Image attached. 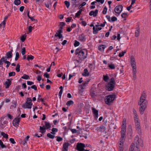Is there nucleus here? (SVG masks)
Wrapping results in <instances>:
<instances>
[{
	"label": "nucleus",
	"instance_id": "1",
	"mask_svg": "<svg viewBox=\"0 0 151 151\" xmlns=\"http://www.w3.org/2000/svg\"><path fill=\"white\" fill-rule=\"evenodd\" d=\"M146 95L144 92L142 93L139 101L138 104L140 106L139 111L141 114H142L147 107V101L146 100Z\"/></svg>",
	"mask_w": 151,
	"mask_h": 151
},
{
	"label": "nucleus",
	"instance_id": "2",
	"mask_svg": "<svg viewBox=\"0 0 151 151\" xmlns=\"http://www.w3.org/2000/svg\"><path fill=\"white\" fill-rule=\"evenodd\" d=\"M87 52L86 49H81L80 48L77 49L75 53L76 55H78V57L80 60H82L86 58Z\"/></svg>",
	"mask_w": 151,
	"mask_h": 151
},
{
	"label": "nucleus",
	"instance_id": "3",
	"mask_svg": "<svg viewBox=\"0 0 151 151\" xmlns=\"http://www.w3.org/2000/svg\"><path fill=\"white\" fill-rule=\"evenodd\" d=\"M116 84V82L113 77L111 78L110 79V81L106 85L105 88L109 91H112Z\"/></svg>",
	"mask_w": 151,
	"mask_h": 151
},
{
	"label": "nucleus",
	"instance_id": "4",
	"mask_svg": "<svg viewBox=\"0 0 151 151\" xmlns=\"http://www.w3.org/2000/svg\"><path fill=\"white\" fill-rule=\"evenodd\" d=\"M134 143L135 144V146L134 149L135 147L137 149V150L136 151L135 150L134 151H140L139 150V146L140 145L142 147L143 146V143L142 140L139 139V137L137 136H136L135 137Z\"/></svg>",
	"mask_w": 151,
	"mask_h": 151
},
{
	"label": "nucleus",
	"instance_id": "5",
	"mask_svg": "<svg viewBox=\"0 0 151 151\" xmlns=\"http://www.w3.org/2000/svg\"><path fill=\"white\" fill-rule=\"evenodd\" d=\"M32 100L30 98H27L26 102L22 105V107L24 109H30L32 108Z\"/></svg>",
	"mask_w": 151,
	"mask_h": 151
},
{
	"label": "nucleus",
	"instance_id": "6",
	"mask_svg": "<svg viewBox=\"0 0 151 151\" xmlns=\"http://www.w3.org/2000/svg\"><path fill=\"white\" fill-rule=\"evenodd\" d=\"M116 98V95H109L105 97V101L106 103L107 104H109L112 102Z\"/></svg>",
	"mask_w": 151,
	"mask_h": 151
},
{
	"label": "nucleus",
	"instance_id": "7",
	"mask_svg": "<svg viewBox=\"0 0 151 151\" xmlns=\"http://www.w3.org/2000/svg\"><path fill=\"white\" fill-rule=\"evenodd\" d=\"M123 6L122 5L116 6L114 9V11L116 13L115 15L118 16L122 10Z\"/></svg>",
	"mask_w": 151,
	"mask_h": 151
},
{
	"label": "nucleus",
	"instance_id": "8",
	"mask_svg": "<svg viewBox=\"0 0 151 151\" xmlns=\"http://www.w3.org/2000/svg\"><path fill=\"white\" fill-rule=\"evenodd\" d=\"M6 57H3L2 58L0 59V64L2 65L3 64V62L7 64L6 67L7 68H8L11 64V63L9 61L7 60Z\"/></svg>",
	"mask_w": 151,
	"mask_h": 151
},
{
	"label": "nucleus",
	"instance_id": "9",
	"mask_svg": "<svg viewBox=\"0 0 151 151\" xmlns=\"http://www.w3.org/2000/svg\"><path fill=\"white\" fill-rule=\"evenodd\" d=\"M84 147H85V144L81 143H77L76 145L77 150L78 151H83L84 150Z\"/></svg>",
	"mask_w": 151,
	"mask_h": 151
},
{
	"label": "nucleus",
	"instance_id": "10",
	"mask_svg": "<svg viewBox=\"0 0 151 151\" xmlns=\"http://www.w3.org/2000/svg\"><path fill=\"white\" fill-rule=\"evenodd\" d=\"M134 122L136 130L138 131L139 134H140L141 133V129L140 123L139 121Z\"/></svg>",
	"mask_w": 151,
	"mask_h": 151
},
{
	"label": "nucleus",
	"instance_id": "11",
	"mask_svg": "<svg viewBox=\"0 0 151 151\" xmlns=\"http://www.w3.org/2000/svg\"><path fill=\"white\" fill-rule=\"evenodd\" d=\"M91 109L92 112L94 115V118L95 119H96L98 117V111L93 107H92Z\"/></svg>",
	"mask_w": 151,
	"mask_h": 151
},
{
	"label": "nucleus",
	"instance_id": "12",
	"mask_svg": "<svg viewBox=\"0 0 151 151\" xmlns=\"http://www.w3.org/2000/svg\"><path fill=\"white\" fill-rule=\"evenodd\" d=\"M19 121V118H17L14 119L12 121L13 126L15 127L18 126Z\"/></svg>",
	"mask_w": 151,
	"mask_h": 151
},
{
	"label": "nucleus",
	"instance_id": "13",
	"mask_svg": "<svg viewBox=\"0 0 151 151\" xmlns=\"http://www.w3.org/2000/svg\"><path fill=\"white\" fill-rule=\"evenodd\" d=\"M130 63L132 67L136 66V62L134 57L132 55L130 57Z\"/></svg>",
	"mask_w": 151,
	"mask_h": 151
},
{
	"label": "nucleus",
	"instance_id": "14",
	"mask_svg": "<svg viewBox=\"0 0 151 151\" xmlns=\"http://www.w3.org/2000/svg\"><path fill=\"white\" fill-rule=\"evenodd\" d=\"M98 12V9H96L94 11H91L89 13V15L90 16H93V17H95L97 16V14Z\"/></svg>",
	"mask_w": 151,
	"mask_h": 151
},
{
	"label": "nucleus",
	"instance_id": "15",
	"mask_svg": "<svg viewBox=\"0 0 151 151\" xmlns=\"http://www.w3.org/2000/svg\"><path fill=\"white\" fill-rule=\"evenodd\" d=\"M126 130L122 129L121 131V137L120 139H125L126 135Z\"/></svg>",
	"mask_w": 151,
	"mask_h": 151
},
{
	"label": "nucleus",
	"instance_id": "16",
	"mask_svg": "<svg viewBox=\"0 0 151 151\" xmlns=\"http://www.w3.org/2000/svg\"><path fill=\"white\" fill-rule=\"evenodd\" d=\"M69 143L68 142L65 143L63 145V151H68Z\"/></svg>",
	"mask_w": 151,
	"mask_h": 151
},
{
	"label": "nucleus",
	"instance_id": "17",
	"mask_svg": "<svg viewBox=\"0 0 151 151\" xmlns=\"http://www.w3.org/2000/svg\"><path fill=\"white\" fill-rule=\"evenodd\" d=\"M52 2H51L50 0L48 1L45 4V6L49 9H50V7L52 5Z\"/></svg>",
	"mask_w": 151,
	"mask_h": 151
},
{
	"label": "nucleus",
	"instance_id": "18",
	"mask_svg": "<svg viewBox=\"0 0 151 151\" xmlns=\"http://www.w3.org/2000/svg\"><path fill=\"white\" fill-rule=\"evenodd\" d=\"M79 40L81 41L84 42L86 41L85 36L84 34H82L79 36Z\"/></svg>",
	"mask_w": 151,
	"mask_h": 151
},
{
	"label": "nucleus",
	"instance_id": "19",
	"mask_svg": "<svg viewBox=\"0 0 151 151\" xmlns=\"http://www.w3.org/2000/svg\"><path fill=\"white\" fill-rule=\"evenodd\" d=\"M122 129L126 130V120L124 119H123L122 122Z\"/></svg>",
	"mask_w": 151,
	"mask_h": 151
},
{
	"label": "nucleus",
	"instance_id": "20",
	"mask_svg": "<svg viewBox=\"0 0 151 151\" xmlns=\"http://www.w3.org/2000/svg\"><path fill=\"white\" fill-rule=\"evenodd\" d=\"M97 130L98 131L104 132L106 130V128L104 126H101L99 127H97Z\"/></svg>",
	"mask_w": 151,
	"mask_h": 151
},
{
	"label": "nucleus",
	"instance_id": "21",
	"mask_svg": "<svg viewBox=\"0 0 151 151\" xmlns=\"http://www.w3.org/2000/svg\"><path fill=\"white\" fill-rule=\"evenodd\" d=\"M72 6H74V7L76 8L79 4V2L77 0H72Z\"/></svg>",
	"mask_w": 151,
	"mask_h": 151
},
{
	"label": "nucleus",
	"instance_id": "22",
	"mask_svg": "<svg viewBox=\"0 0 151 151\" xmlns=\"http://www.w3.org/2000/svg\"><path fill=\"white\" fill-rule=\"evenodd\" d=\"M11 81L10 79H7V81L5 82V85H6V88H9L11 85Z\"/></svg>",
	"mask_w": 151,
	"mask_h": 151
},
{
	"label": "nucleus",
	"instance_id": "23",
	"mask_svg": "<svg viewBox=\"0 0 151 151\" xmlns=\"http://www.w3.org/2000/svg\"><path fill=\"white\" fill-rule=\"evenodd\" d=\"M106 47L105 45H100L98 47V50L100 51H103Z\"/></svg>",
	"mask_w": 151,
	"mask_h": 151
},
{
	"label": "nucleus",
	"instance_id": "24",
	"mask_svg": "<svg viewBox=\"0 0 151 151\" xmlns=\"http://www.w3.org/2000/svg\"><path fill=\"white\" fill-rule=\"evenodd\" d=\"M6 59L11 58L12 57V52H8L6 54Z\"/></svg>",
	"mask_w": 151,
	"mask_h": 151
},
{
	"label": "nucleus",
	"instance_id": "25",
	"mask_svg": "<svg viewBox=\"0 0 151 151\" xmlns=\"http://www.w3.org/2000/svg\"><path fill=\"white\" fill-rule=\"evenodd\" d=\"M40 132L42 134H43L46 132V128L45 126L43 127L40 126Z\"/></svg>",
	"mask_w": 151,
	"mask_h": 151
},
{
	"label": "nucleus",
	"instance_id": "26",
	"mask_svg": "<svg viewBox=\"0 0 151 151\" xmlns=\"http://www.w3.org/2000/svg\"><path fill=\"white\" fill-rule=\"evenodd\" d=\"M65 23L64 22H61L59 24V29L58 30H62L63 27L65 25Z\"/></svg>",
	"mask_w": 151,
	"mask_h": 151
},
{
	"label": "nucleus",
	"instance_id": "27",
	"mask_svg": "<svg viewBox=\"0 0 151 151\" xmlns=\"http://www.w3.org/2000/svg\"><path fill=\"white\" fill-rule=\"evenodd\" d=\"M83 76H88L89 75V73L87 69H85L84 70L82 74Z\"/></svg>",
	"mask_w": 151,
	"mask_h": 151
},
{
	"label": "nucleus",
	"instance_id": "28",
	"mask_svg": "<svg viewBox=\"0 0 151 151\" xmlns=\"http://www.w3.org/2000/svg\"><path fill=\"white\" fill-rule=\"evenodd\" d=\"M45 123L46 129H47L51 127V125L49 122L45 121Z\"/></svg>",
	"mask_w": 151,
	"mask_h": 151
},
{
	"label": "nucleus",
	"instance_id": "29",
	"mask_svg": "<svg viewBox=\"0 0 151 151\" xmlns=\"http://www.w3.org/2000/svg\"><path fill=\"white\" fill-rule=\"evenodd\" d=\"M125 141V139H122L120 138L119 146H122L123 147L124 142Z\"/></svg>",
	"mask_w": 151,
	"mask_h": 151
},
{
	"label": "nucleus",
	"instance_id": "30",
	"mask_svg": "<svg viewBox=\"0 0 151 151\" xmlns=\"http://www.w3.org/2000/svg\"><path fill=\"white\" fill-rule=\"evenodd\" d=\"M74 104L73 101L72 100H70L67 102L66 105L67 106H70L71 105H73Z\"/></svg>",
	"mask_w": 151,
	"mask_h": 151
},
{
	"label": "nucleus",
	"instance_id": "31",
	"mask_svg": "<svg viewBox=\"0 0 151 151\" xmlns=\"http://www.w3.org/2000/svg\"><path fill=\"white\" fill-rule=\"evenodd\" d=\"M57 32H59V35L58 36L59 39H60L61 38L63 37V35L61 34L62 33H63V31L61 30H58Z\"/></svg>",
	"mask_w": 151,
	"mask_h": 151
},
{
	"label": "nucleus",
	"instance_id": "32",
	"mask_svg": "<svg viewBox=\"0 0 151 151\" xmlns=\"http://www.w3.org/2000/svg\"><path fill=\"white\" fill-rule=\"evenodd\" d=\"M21 78L24 79H29L30 78L29 76L25 74H24L23 76L21 77Z\"/></svg>",
	"mask_w": 151,
	"mask_h": 151
},
{
	"label": "nucleus",
	"instance_id": "33",
	"mask_svg": "<svg viewBox=\"0 0 151 151\" xmlns=\"http://www.w3.org/2000/svg\"><path fill=\"white\" fill-rule=\"evenodd\" d=\"M51 130L52 132H51V133L53 134H55V132H57L58 131L57 129L54 128H52Z\"/></svg>",
	"mask_w": 151,
	"mask_h": 151
},
{
	"label": "nucleus",
	"instance_id": "34",
	"mask_svg": "<svg viewBox=\"0 0 151 151\" xmlns=\"http://www.w3.org/2000/svg\"><path fill=\"white\" fill-rule=\"evenodd\" d=\"M1 135L3 136V137L6 138L8 139V135L7 134H5L4 132H1Z\"/></svg>",
	"mask_w": 151,
	"mask_h": 151
},
{
	"label": "nucleus",
	"instance_id": "35",
	"mask_svg": "<svg viewBox=\"0 0 151 151\" xmlns=\"http://www.w3.org/2000/svg\"><path fill=\"white\" fill-rule=\"evenodd\" d=\"M109 79V77L107 75H103V80L105 82H107Z\"/></svg>",
	"mask_w": 151,
	"mask_h": 151
},
{
	"label": "nucleus",
	"instance_id": "36",
	"mask_svg": "<svg viewBox=\"0 0 151 151\" xmlns=\"http://www.w3.org/2000/svg\"><path fill=\"white\" fill-rule=\"evenodd\" d=\"M135 147V144L134 143H132L129 149L130 151H134Z\"/></svg>",
	"mask_w": 151,
	"mask_h": 151
},
{
	"label": "nucleus",
	"instance_id": "37",
	"mask_svg": "<svg viewBox=\"0 0 151 151\" xmlns=\"http://www.w3.org/2000/svg\"><path fill=\"white\" fill-rule=\"evenodd\" d=\"M81 111V109L79 108H78L76 109L75 111V113L76 114H79L80 113Z\"/></svg>",
	"mask_w": 151,
	"mask_h": 151
},
{
	"label": "nucleus",
	"instance_id": "38",
	"mask_svg": "<svg viewBox=\"0 0 151 151\" xmlns=\"http://www.w3.org/2000/svg\"><path fill=\"white\" fill-rule=\"evenodd\" d=\"M14 3L15 5H18L20 4L21 1L20 0H15Z\"/></svg>",
	"mask_w": 151,
	"mask_h": 151
},
{
	"label": "nucleus",
	"instance_id": "39",
	"mask_svg": "<svg viewBox=\"0 0 151 151\" xmlns=\"http://www.w3.org/2000/svg\"><path fill=\"white\" fill-rule=\"evenodd\" d=\"M47 137H48L49 138L51 139H53L55 137V136L54 135H52L50 133H49L47 134Z\"/></svg>",
	"mask_w": 151,
	"mask_h": 151
},
{
	"label": "nucleus",
	"instance_id": "40",
	"mask_svg": "<svg viewBox=\"0 0 151 151\" xmlns=\"http://www.w3.org/2000/svg\"><path fill=\"white\" fill-rule=\"evenodd\" d=\"M34 58V57L31 55H28L27 57V59L28 61H29L30 60H32Z\"/></svg>",
	"mask_w": 151,
	"mask_h": 151
},
{
	"label": "nucleus",
	"instance_id": "41",
	"mask_svg": "<svg viewBox=\"0 0 151 151\" xmlns=\"http://www.w3.org/2000/svg\"><path fill=\"white\" fill-rule=\"evenodd\" d=\"M132 74H136V66H133L132 67Z\"/></svg>",
	"mask_w": 151,
	"mask_h": 151
},
{
	"label": "nucleus",
	"instance_id": "42",
	"mask_svg": "<svg viewBox=\"0 0 151 151\" xmlns=\"http://www.w3.org/2000/svg\"><path fill=\"white\" fill-rule=\"evenodd\" d=\"M139 29H138L136 30L135 32V36L136 37H138L139 35Z\"/></svg>",
	"mask_w": 151,
	"mask_h": 151
},
{
	"label": "nucleus",
	"instance_id": "43",
	"mask_svg": "<svg viewBox=\"0 0 151 151\" xmlns=\"http://www.w3.org/2000/svg\"><path fill=\"white\" fill-rule=\"evenodd\" d=\"M82 11V9H80L79 10L76 14V17H77L80 16Z\"/></svg>",
	"mask_w": 151,
	"mask_h": 151
},
{
	"label": "nucleus",
	"instance_id": "44",
	"mask_svg": "<svg viewBox=\"0 0 151 151\" xmlns=\"http://www.w3.org/2000/svg\"><path fill=\"white\" fill-rule=\"evenodd\" d=\"M93 34H96L98 33V30L96 29V28H95V27H93Z\"/></svg>",
	"mask_w": 151,
	"mask_h": 151
},
{
	"label": "nucleus",
	"instance_id": "45",
	"mask_svg": "<svg viewBox=\"0 0 151 151\" xmlns=\"http://www.w3.org/2000/svg\"><path fill=\"white\" fill-rule=\"evenodd\" d=\"M74 45L75 47H77L79 45L80 42L77 40H75Z\"/></svg>",
	"mask_w": 151,
	"mask_h": 151
},
{
	"label": "nucleus",
	"instance_id": "46",
	"mask_svg": "<svg viewBox=\"0 0 151 151\" xmlns=\"http://www.w3.org/2000/svg\"><path fill=\"white\" fill-rule=\"evenodd\" d=\"M19 58V55L18 52H16L15 60H17Z\"/></svg>",
	"mask_w": 151,
	"mask_h": 151
},
{
	"label": "nucleus",
	"instance_id": "47",
	"mask_svg": "<svg viewBox=\"0 0 151 151\" xmlns=\"http://www.w3.org/2000/svg\"><path fill=\"white\" fill-rule=\"evenodd\" d=\"M107 9L106 6H105L103 9V11L102 12V13L104 14H106L107 12Z\"/></svg>",
	"mask_w": 151,
	"mask_h": 151
},
{
	"label": "nucleus",
	"instance_id": "48",
	"mask_svg": "<svg viewBox=\"0 0 151 151\" xmlns=\"http://www.w3.org/2000/svg\"><path fill=\"white\" fill-rule=\"evenodd\" d=\"M108 67L111 69H114L115 68V66L114 64H108Z\"/></svg>",
	"mask_w": 151,
	"mask_h": 151
},
{
	"label": "nucleus",
	"instance_id": "49",
	"mask_svg": "<svg viewBox=\"0 0 151 151\" xmlns=\"http://www.w3.org/2000/svg\"><path fill=\"white\" fill-rule=\"evenodd\" d=\"M126 51H123L121 52L120 53H119V56L120 57H122L124 55V54L125 53H126Z\"/></svg>",
	"mask_w": 151,
	"mask_h": 151
},
{
	"label": "nucleus",
	"instance_id": "50",
	"mask_svg": "<svg viewBox=\"0 0 151 151\" xmlns=\"http://www.w3.org/2000/svg\"><path fill=\"white\" fill-rule=\"evenodd\" d=\"M64 3H65V5L66 7L67 8H68V7H69V6H70V2L68 1H65Z\"/></svg>",
	"mask_w": 151,
	"mask_h": 151
},
{
	"label": "nucleus",
	"instance_id": "51",
	"mask_svg": "<svg viewBox=\"0 0 151 151\" xmlns=\"http://www.w3.org/2000/svg\"><path fill=\"white\" fill-rule=\"evenodd\" d=\"M117 20V18L115 17H112L111 18V19H110V22H114L116 21Z\"/></svg>",
	"mask_w": 151,
	"mask_h": 151
},
{
	"label": "nucleus",
	"instance_id": "52",
	"mask_svg": "<svg viewBox=\"0 0 151 151\" xmlns=\"http://www.w3.org/2000/svg\"><path fill=\"white\" fill-rule=\"evenodd\" d=\"M0 145L2 148L6 147V146L3 144V142L1 140H0Z\"/></svg>",
	"mask_w": 151,
	"mask_h": 151
},
{
	"label": "nucleus",
	"instance_id": "53",
	"mask_svg": "<svg viewBox=\"0 0 151 151\" xmlns=\"http://www.w3.org/2000/svg\"><path fill=\"white\" fill-rule=\"evenodd\" d=\"M20 65L19 64H17L16 68V70L17 72H19L20 71Z\"/></svg>",
	"mask_w": 151,
	"mask_h": 151
},
{
	"label": "nucleus",
	"instance_id": "54",
	"mask_svg": "<svg viewBox=\"0 0 151 151\" xmlns=\"http://www.w3.org/2000/svg\"><path fill=\"white\" fill-rule=\"evenodd\" d=\"M52 63H53V66L55 65V63H54V62H52V63L50 65V66L48 68H47V69L46 70H47V72H50V71L51 67L52 65Z\"/></svg>",
	"mask_w": 151,
	"mask_h": 151
},
{
	"label": "nucleus",
	"instance_id": "55",
	"mask_svg": "<svg viewBox=\"0 0 151 151\" xmlns=\"http://www.w3.org/2000/svg\"><path fill=\"white\" fill-rule=\"evenodd\" d=\"M134 122H137L139 121V118L137 114L134 115Z\"/></svg>",
	"mask_w": 151,
	"mask_h": 151
},
{
	"label": "nucleus",
	"instance_id": "56",
	"mask_svg": "<svg viewBox=\"0 0 151 151\" xmlns=\"http://www.w3.org/2000/svg\"><path fill=\"white\" fill-rule=\"evenodd\" d=\"M128 16V14L126 13H123L121 14V17L122 18H125L127 17Z\"/></svg>",
	"mask_w": 151,
	"mask_h": 151
},
{
	"label": "nucleus",
	"instance_id": "57",
	"mask_svg": "<svg viewBox=\"0 0 151 151\" xmlns=\"http://www.w3.org/2000/svg\"><path fill=\"white\" fill-rule=\"evenodd\" d=\"M21 52L22 55H24L26 52L25 48L24 47H23L21 50Z\"/></svg>",
	"mask_w": 151,
	"mask_h": 151
},
{
	"label": "nucleus",
	"instance_id": "58",
	"mask_svg": "<svg viewBox=\"0 0 151 151\" xmlns=\"http://www.w3.org/2000/svg\"><path fill=\"white\" fill-rule=\"evenodd\" d=\"M26 36L25 35H23L21 38V40L22 42H24L26 39Z\"/></svg>",
	"mask_w": 151,
	"mask_h": 151
},
{
	"label": "nucleus",
	"instance_id": "59",
	"mask_svg": "<svg viewBox=\"0 0 151 151\" xmlns=\"http://www.w3.org/2000/svg\"><path fill=\"white\" fill-rule=\"evenodd\" d=\"M56 137L57 138V141L58 142H60L63 140V138L57 136Z\"/></svg>",
	"mask_w": 151,
	"mask_h": 151
},
{
	"label": "nucleus",
	"instance_id": "60",
	"mask_svg": "<svg viewBox=\"0 0 151 151\" xmlns=\"http://www.w3.org/2000/svg\"><path fill=\"white\" fill-rule=\"evenodd\" d=\"M15 75V73L14 72H12L9 73V77L14 76Z\"/></svg>",
	"mask_w": 151,
	"mask_h": 151
},
{
	"label": "nucleus",
	"instance_id": "61",
	"mask_svg": "<svg viewBox=\"0 0 151 151\" xmlns=\"http://www.w3.org/2000/svg\"><path fill=\"white\" fill-rule=\"evenodd\" d=\"M9 140L12 144H14L16 143V142L13 138H10L9 139Z\"/></svg>",
	"mask_w": 151,
	"mask_h": 151
},
{
	"label": "nucleus",
	"instance_id": "62",
	"mask_svg": "<svg viewBox=\"0 0 151 151\" xmlns=\"http://www.w3.org/2000/svg\"><path fill=\"white\" fill-rule=\"evenodd\" d=\"M70 130L73 134L76 133L77 132V130L76 129H71Z\"/></svg>",
	"mask_w": 151,
	"mask_h": 151
},
{
	"label": "nucleus",
	"instance_id": "63",
	"mask_svg": "<svg viewBox=\"0 0 151 151\" xmlns=\"http://www.w3.org/2000/svg\"><path fill=\"white\" fill-rule=\"evenodd\" d=\"M27 85H31L34 84V82L29 81H27Z\"/></svg>",
	"mask_w": 151,
	"mask_h": 151
},
{
	"label": "nucleus",
	"instance_id": "64",
	"mask_svg": "<svg viewBox=\"0 0 151 151\" xmlns=\"http://www.w3.org/2000/svg\"><path fill=\"white\" fill-rule=\"evenodd\" d=\"M44 76H45V77L46 78H49V74L47 73H44Z\"/></svg>",
	"mask_w": 151,
	"mask_h": 151
}]
</instances>
